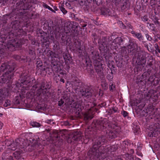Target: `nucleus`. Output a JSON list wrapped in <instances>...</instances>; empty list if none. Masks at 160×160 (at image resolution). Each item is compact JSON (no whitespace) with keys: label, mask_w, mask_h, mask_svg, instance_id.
Listing matches in <instances>:
<instances>
[{"label":"nucleus","mask_w":160,"mask_h":160,"mask_svg":"<svg viewBox=\"0 0 160 160\" xmlns=\"http://www.w3.org/2000/svg\"><path fill=\"white\" fill-rule=\"evenodd\" d=\"M19 80L20 82L21 87L23 85L25 86H22L26 90L29 89L34 83L31 90L32 92H27L28 97L29 98H33L35 96H42V95H48L49 88H48L47 85L45 86L43 83L40 84L38 82H36L35 79L33 78H31L29 75L27 73H22L20 75Z\"/></svg>","instance_id":"1"},{"label":"nucleus","mask_w":160,"mask_h":160,"mask_svg":"<svg viewBox=\"0 0 160 160\" xmlns=\"http://www.w3.org/2000/svg\"><path fill=\"white\" fill-rule=\"evenodd\" d=\"M15 63L11 62L3 63L0 67V83H7L13 79Z\"/></svg>","instance_id":"2"},{"label":"nucleus","mask_w":160,"mask_h":160,"mask_svg":"<svg viewBox=\"0 0 160 160\" xmlns=\"http://www.w3.org/2000/svg\"><path fill=\"white\" fill-rule=\"evenodd\" d=\"M28 41L27 39H25L22 38L18 39L16 38L10 40L8 43H4L2 44L0 47V59L3 57L5 50L10 51H14L15 48L21 47Z\"/></svg>","instance_id":"3"},{"label":"nucleus","mask_w":160,"mask_h":160,"mask_svg":"<svg viewBox=\"0 0 160 160\" xmlns=\"http://www.w3.org/2000/svg\"><path fill=\"white\" fill-rule=\"evenodd\" d=\"M92 57L94 64L95 69L98 72H101L103 69V64L102 60L99 58L98 52L94 51L92 53Z\"/></svg>","instance_id":"4"},{"label":"nucleus","mask_w":160,"mask_h":160,"mask_svg":"<svg viewBox=\"0 0 160 160\" xmlns=\"http://www.w3.org/2000/svg\"><path fill=\"white\" fill-rule=\"evenodd\" d=\"M40 146H41V145L40 143L36 141H35L31 145H28V150L30 152H31L33 150H35L36 149H38Z\"/></svg>","instance_id":"5"},{"label":"nucleus","mask_w":160,"mask_h":160,"mask_svg":"<svg viewBox=\"0 0 160 160\" xmlns=\"http://www.w3.org/2000/svg\"><path fill=\"white\" fill-rule=\"evenodd\" d=\"M94 109L93 108L90 109L88 111L85 113L84 114L85 119L86 120L91 119L93 117V113L92 111Z\"/></svg>","instance_id":"6"},{"label":"nucleus","mask_w":160,"mask_h":160,"mask_svg":"<svg viewBox=\"0 0 160 160\" xmlns=\"http://www.w3.org/2000/svg\"><path fill=\"white\" fill-rule=\"evenodd\" d=\"M20 140L18 139H17L15 140V141L13 142L12 144V146H13L16 145L15 147H12L11 150H15L16 148L19 149L20 148H22V146L19 143Z\"/></svg>","instance_id":"7"},{"label":"nucleus","mask_w":160,"mask_h":160,"mask_svg":"<svg viewBox=\"0 0 160 160\" xmlns=\"http://www.w3.org/2000/svg\"><path fill=\"white\" fill-rule=\"evenodd\" d=\"M80 135L79 134L78 132H74L71 135L69 138L72 139L74 140L78 141L79 139Z\"/></svg>","instance_id":"8"},{"label":"nucleus","mask_w":160,"mask_h":160,"mask_svg":"<svg viewBox=\"0 0 160 160\" xmlns=\"http://www.w3.org/2000/svg\"><path fill=\"white\" fill-rule=\"evenodd\" d=\"M47 56L49 58H51V59L54 58H58V55L54 52L52 51H48L47 53Z\"/></svg>","instance_id":"9"},{"label":"nucleus","mask_w":160,"mask_h":160,"mask_svg":"<svg viewBox=\"0 0 160 160\" xmlns=\"http://www.w3.org/2000/svg\"><path fill=\"white\" fill-rule=\"evenodd\" d=\"M81 94H82V96L86 97L91 96L92 95L91 91H89L88 89H85V90L82 89V91L81 90Z\"/></svg>","instance_id":"10"},{"label":"nucleus","mask_w":160,"mask_h":160,"mask_svg":"<svg viewBox=\"0 0 160 160\" xmlns=\"http://www.w3.org/2000/svg\"><path fill=\"white\" fill-rule=\"evenodd\" d=\"M62 55L65 61L67 60L70 62H71L72 60V58L68 52H63L62 54Z\"/></svg>","instance_id":"11"},{"label":"nucleus","mask_w":160,"mask_h":160,"mask_svg":"<svg viewBox=\"0 0 160 160\" xmlns=\"http://www.w3.org/2000/svg\"><path fill=\"white\" fill-rule=\"evenodd\" d=\"M15 158L17 160H19L21 157V152L20 150L16 151L13 153Z\"/></svg>","instance_id":"12"},{"label":"nucleus","mask_w":160,"mask_h":160,"mask_svg":"<svg viewBox=\"0 0 160 160\" xmlns=\"http://www.w3.org/2000/svg\"><path fill=\"white\" fill-rule=\"evenodd\" d=\"M75 48L74 50L78 52L79 53H80V42L77 41V42H75L74 43Z\"/></svg>","instance_id":"13"},{"label":"nucleus","mask_w":160,"mask_h":160,"mask_svg":"<svg viewBox=\"0 0 160 160\" xmlns=\"http://www.w3.org/2000/svg\"><path fill=\"white\" fill-rule=\"evenodd\" d=\"M6 95V93L5 90L2 89H0V102L5 98Z\"/></svg>","instance_id":"14"},{"label":"nucleus","mask_w":160,"mask_h":160,"mask_svg":"<svg viewBox=\"0 0 160 160\" xmlns=\"http://www.w3.org/2000/svg\"><path fill=\"white\" fill-rule=\"evenodd\" d=\"M21 98L20 96H16L13 101V103L16 105L19 104L21 100Z\"/></svg>","instance_id":"15"},{"label":"nucleus","mask_w":160,"mask_h":160,"mask_svg":"<svg viewBox=\"0 0 160 160\" xmlns=\"http://www.w3.org/2000/svg\"><path fill=\"white\" fill-rule=\"evenodd\" d=\"M29 53L30 55L32 58V59H34L35 58V52L34 49L33 48H29Z\"/></svg>","instance_id":"16"},{"label":"nucleus","mask_w":160,"mask_h":160,"mask_svg":"<svg viewBox=\"0 0 160 160\" xmlns=\"http://www.w3.org/2000/svg\"><path fill=\"white\" fill-rule=\"evenodd\" d=\"M30 125L33 127L38 128L41 126V124L39 122H31Z\"/></svg>","instance_id":"17"},{"label":"nucleus","mask_w":160,"mask_h":160,"mask_svg":"<svg viewBox=\"0 0 160 160\" xmlns=\"http://www.w3.org/2000/svg\"><path fill=\"white\" fill-rule=\"evenodd\" d=\"M13 34L11 32H9L8 33V35L6 36V35H4L3 36H2V38H4V40H7L8 39L12 37V36H13Z\"/></svg>","instance_id":"18"},{"label":"nucleus","mask_w":160,"mask_h":160,"mask_svg":"<svg viewBox=\"0 0 160 160\" xmlns=\"http://www.w3.org/2000/svg\"><path fill=\"white\" fill-rule=\"evenodd\" d=\"M14 58L17 60H18L20 62L21 61H25V59L22 58L21 57L18 55H15L14 57Z\"/></svg>","instance_id":"19"},{"label":"nucleus","mask_w":160,"mask_h":160,"mask_svg":"<svg viewBox=\"0 0 160 160\" xmlns=\"http://www.w3.org/2000/svg\"><path fill=\"white\" fill-rule=\"evenodd\" d=\"M132 33L133 34H134L135 36L139 39L140 40H142V37L141 35V33H136L134 31L132 32Z\"/></svg>","instance_id":"20"},{"label":"nucleus","mask_w":160,"mask_h":160,"mask_svg":"<svg viewBox=\"0 0 160 160\" xmlns=\"http://www.w3.org/2000/svg\"><path fill=\"white\" fill-rule=\"evenodd\" d=\"M134 45L132 44H130L127 47V49L128 51L129 52H131L133 51L134 50V48L133 46Z\"/></svg>","instance_id":"21"},{"label":"nucleus","mask_w":160,"mask_h":160,"mask_svg":"<svg viewBox=\"0 0 160 160\" xmlns=\"http://www.w3.org/2000/svg\"><path fill=\"white\" fill-rule=\"evenodd\" d=\"M108 135L111 138H115L117 136L116 133L115 134L112 131H110L108 133Z\"/></svg>","instance_id":"22"},{"label":"nucleus","mask_w":160,"mask_h":160,"mask_svg":"<svg viewBox=\"0 0 160 160\" xmlns=\"http://www.w3.org/2000/svg\"><path fill=\"white\" fill-rule=\"evenodd\" d=\"M12 104V102L11 101L9 100H7L5 101V103L4 104V106L7 107L8 106H11Z\"/></svg>","instance_id":"23"},{"label":"nucleus","mask_w":160,"mask_h":160,"mask_svg":"<svg viewBox=\"0 0 160 160\" xmlns=\"http://www.w3.org/2000/svg\"><path fill=\"white\" fill-rule=\"evenodd\" d=\"M43 6L45 8H48L49 10L52 11V12H55L54 11V10L51 7H50L47 4H44L43 5Z\"/></svg>","instance_id":"24"},{"label":"nucleus","mask_w":160,"mask_h":160,"mask_svg":"<svg viewBox=\"0 0 160 160\" xmlns=\"http://www.w3.org/2000/svg\"><path fill=\"white\" fill-rule=\"evenodd\" d=\"M79 104H77L76 105L75 107V109L76 113H78V114L79 115L80 114V111L79 110L80 109V108H79Z\"/></svg>","instance_id":"25"},{"label":"nucleus","mask_w":160,"mask_h":160,"mask_svg":"<svg viewBox=\"0 0 160 160\" xmlns=\"http://www.w3.org/2000/svg\"><path fill=\"white\" fill-rule=\"evenodd\" d=\"M45 122L49 124H50L51 125H52L54 123V122H53V120L52 119L47 120H46Z\"/></svg>","instance_id":"26"},{"label":"nucleus","mask_w":160,"mask_h":160,"mask_svg":"<svg viewBox=\"0 0 160 160\" xmlns=\"http://www.w3.org/2000/svg\"><path fill=\"white\" fill-rule=\"evenodd\" d=\"M60 9L63 14H65L67 13V11L64 7L62 6L60 7Z\"/></svg>","instance_id":"27"},{"label":"nucleus","mask_w":160,"mask_h":160,"mask_svg":"<svg viewBox=\"0 0 160 160\" xmlns=\"http://www.w3.org/2000/svg\"><path fill=\"white\" fill-rule=\"evenodd\" d=\"M64 101L61 99V100L58 101V104L59 106H61L64 103Z\"/></svg>","instance_id":"28"},{"label":"nucleus","mask_w":160,"mask_h":160,"mask_svg":"<svg viewBox=\"0 0 160 160\" xmlns=\"http://www.w3.org/2000/svg\"><path fill=\"white\" fill-rule=\"evenodd\" d=\"M74 83L75 84V85L77 87H79L80 84L79 81H78L76 79L74 81Z\"/></svg>","instance_id":"29"},{"label":"nucleus","mask_w":160,"mask_h":160,"mask_svg":"<svg viewBox=\"0 0 160 160\" xmlns=\"http://www.w3.org/2000/svg\"><path fill=\"white\" fill-rule=\"evenodd\" d=\"M53 137L57 138H60V135H59V133L57 132L53 134Z\"/></svg>","instance_id":"30"},{"label":"nucleus","mask_w":160,"mask_h":160,"mask_svg":"<svg viewBox=\"0 0 160 160\" xmlns=\"http://www.w3.org/2000/svg\"><path fill=\"white\" fill-rule=\"evenodd\" d=\"M54 31H56V32H57L59 33H61V32L60 31V29L58 26H57L55 28V30H54Z\"/></svg>","instance_id":"31"},{"label":"nucleus","mask_w":160,"mask_h":160,"mask_svg":"<svg viewBox=\"0 0 160 160\" xmlns=\"http://www.w3.org/2000/svg\"><path fill=\"white\" fill-rule=\"evenodd\" d=\"M116 150L115 146H112L110 148V149H109L108 151L111 152H113Z\"/></svg>","instance_id":"32"},{"label":"nucleus","mask_w":160,"mask_h":160,"mask_svg":"<svg viewBox=\"0 0 160 160\" xmlns=\"http://www.w3.org/2000/svg\"><path fill=\"white\" fill-rule=\"evenodd\" d=\"M120 40V38H117L116 39H115L114 40V41L115 42H116V43H117L118 44L120 45L121 43L120 42H117V41H119Z\"/></svg>","instance_id":"33"},{"label":"nucleus","mask_w":160,"mask_h":160,"mask_svg":"<svg viewBox=\"0 0 160 160\" xmlns=\"http://www.w3.org/2000/svg\"><path fill=\"white\" fill-rule=\"evenodd\" d=\"M63 124L65 126H67L69 125V122L68 121H64V122H63Z\"/></svg>","instance_id":"34"},{"label":"nucleus","mask_w":160,"mask_h":160,"mask_svg":"<svg viewBox=\"0 0 160 160\" xmlns=\"http://www.w3.org/2000/svg\"><path fill=\"white\" fill-rule=\"evenodd\" d=\"M115 85H114L113 84H112L111 85H110V90H113V89L115 88Z\"/></svg>","instance_id":"35"},{"label":"nucleus","mask_w":160,"mask_h":160,"mask_svg":"<svg viewBox=\"0 0 160 160\" xmlns=\"http://www.w3.org/2000/svg\"><path fill=\"white\" fill-rule=\"evenodd\" d=\"M148 18L147 16H144L142 18V20L143 21H147Z\"/></svg>","instance_id":"36"},{"label":"nucleus","mask_w":160,"mask_h":160,"mask_svg":"<svg viewBox=\"0 0 160 160\" xmlns=\"http://www.w3.org/2000/svg\"><path fill=\"white\" fill-rule=\"evenodd\" d=\"M146 37L147 39L149 41H151L152 40V38L148 35L146 34Z\"/></svg>","instance_id":"37"},{"label":"nucleus","mask_w":160,"mask_h":160,"mask_svg":"<svg viewBox=\"0 0 160 160\" xmlns=\"http://www.w3.org/2000/svg\"><path fill=\"white\" fill-rule=\"evenodd\" d=\"M122 114H123V116L124 117H125L128 116V113L126 112L125 111H124L122 112Z\"/></svg>","instance_id":"38"},{"label":"nucleus","mask_w":160,"mask_h":160,"mask_svg":"<svg viewBox=\"0 0 160 160\" xmlns=\"http://www.w3.org/2000/svg\"><path fill=\"white\" fill-rule=\"evenodd\" d=\"M147 26L148 27V28H149L151 29H152V28H151V26H152L153 25V24H150L149 23H147ZM152 29H153V28H152Z\"/></svg>","instance_id":"39"},{"label":"nucleus","mask_w":160,"mask_h":160,"mask_svg":"<svg viewBox=\"0 0 160 160\" xmlns=\"http://www.w3.org/2000/svg\"><path fill=\"white\" fill-rule=\"evenodd\" d=\"M62 160H72L71 159L67 158L65 157L63 158Z\"/></svg>","instance_id":"40"},{"label":"nucleus","mask_w":160,"mask_h":160,"mask_svg":"<svg viewBox=\"0 0 160 160\" xmlns=\"http://www.w3.org/2000/svg\"><path fill=\"white\" fill-rule=\"evenodd\" d=\"M60 81L61 82H62L63 83H64L65 82V80L63 78H61L60 80Z\"/></svg>","instance_id":"41"},{"label":"nucleus","mask_w":160,"mask_h":160,"mask_svg":"<svg viewBox=\"0 0 160 160\" xmlns=\"http://www.w3.org/2000/svg\"><path fill=\"white\" fill-rule=\"evenodd\" d=\"M2 126V123L0 122V129H1Z\"/></svg>","instance_id":"42"},{"label":"nucleus","mask_w":160,"mask_h":160,"mask_svg":"<svg viewBox=\"0 0 160 160\" xmlns=\"http://www.w3.org/2000/svg\"><path fill=\"white\" fill-rule=\"evenodd\" d=\"M65 4L67 6H70V3H68V2H66L65 3Z\"/></svg>","instance_id":"43"},{"label":"nucleus","mask_w":160,"mask_h":160,"mask_svg":"<svg viewBox=\"0 0 160 160\" xmlns=\"http://www.w3.org/2000/svg\"><path fill=\"white\" fill-rule=\"evenodd\" d=\"M15 147V145L14 146H12V144H11V148H12V147Z\"/></svg>","instance_id":"44"},{"label":"nucleus","mask_w":160,"mask_h":160,"mask_svg":"<svg viewBox=\"0 0 160 160\" xmlns=\"http://www.w3.org/2000/svg\"><path fill=\"white\" fill-rule=\"evenodd\" d=\"M3 115V114L1 113H0V117H2Z\"/></svg>","instance_id":"45"},{"label":"nucleus","mask_w":160,"mask_h":160,"mask_svg":"<svg viewBox=\"0 0 160 160\" xmlns=\"http://www.w3.org/2000/svg\"><path fill=\"white\" fill-rule=\"evenodd\" d=\"M157 50L158 52H160V50H159V49H158V48H157Z\"/></svg>","instance_id":"46"},{"label":"nucleus","mask_w":160,"mask_h":160,"mask_svg":"<svg viewBox=\"0 0 160 160\" xmlns=\"http://www.w3.org/2000/svg\"><path fill=\"white\" fill-rule=\"evenodd\" d=\"M137 154H138V155H139V156H142V155H141V154H141V153H140V154H138V153H137Z\"/></svg>","instance_id":"47"},{"label":"nucleus","mask_w":160,"mask_h":160,"mask_svg":"<svg viewBox=\"0 0 160 160\" xmlns=\"http://www.w3.org/2000/svg\"><path fill=\"white\" fill-rule=\"evenodd\" d=\"M42 65H38V67H41V66H42Z\"/></svg>","instance_id":"48"},{"label":"nucleus","mask_w":160,"mask_h":160,"mask_svg":"<svg viewBox=\"0 0 160 160\" xmlns=\"http://www.w3.org/2000/svg\"><path fill=\"white\" fill-rule=\"evenodd\" d=\"M75 19L76 20H77L78 19V18H75Z\"/></svg>","instance_id":"49"},{"label":"nucleus","mask_w":160,"mask_h":160,"mask_svg":"<svg viewBox=\"0 0 160 160\" xmlns=\"http://www.w3.org/2000/svg\"><path fill=\"white\" fill-rule=\"evenodd\" d=\"M93 148H96V147H95V145H94V146H93Z\"/></svg>","instance_id":"50"},{"label":"nucleus","mask_w":160,"mask_h":160,"mask_svg":"<svg viewBox=\"0 0 160 160\" xmlns=\"http://www.w3.org/2000/svg\"><path fill=\"white\" fill-rule=\"evenodd\" d=\"M86 26V25H84L82 27H85Z\"/></svg>","instance_id":"51"},{"label":"nucleus","mask_w":160,"mask_h":160,"mask_svg":"<svg viewBox=\"0 0 160 160\" xmlns=\"http://www.w3.org/2000/svg\"><path fill=\"white\" fill-rule=\"evenodd\" d=\"M99 151V150H98V151H97V150H96V152H98V151Z\"/></svg>","instance_id":"52"},{"label":"nucleus","mask_w":160,"mask_h":160,"mask_svg":"<svg viewBox=\"0 0 160 160\" xmlns=\"http://www.w3.org/2000/svg\"><path fill=\"white\" fill-rule=\"evenodd\" d=\"M132 152H134L133 150H132Z\"/></svg>","instance_id":"53"},{"label":"nucleus","mask_w":160,"mask_h":160,"mask_svg":"<svg viewBox=\"0 0 160 160\" xmlns=\"http://www.w3.org/2000/svg\"><path fill=\"white\" fill-rule=\"evenodd\" d=\"M54 9L56 10V8H54Z\"/></svg>","instance_id":"54"},{"label":"nucleus","mask_w":160,"mask_h":160,"mask_svg":"<svg viewBox=\"0 0 160 160\" xmlns=\"http://www.w3.org/2000/svg\"><path fill=\"white\" fill-rule=\"evenodd\" d=\"M54 9L56 10V8H54Z\"/></svg>","instance_id":"55"},{"label":"nucleus","mask_w":160,"mask_h":160,"mask_svg":"<svg viewBox=\"0 0 160 160\" xmlns=\"http://www.w3.org/2000/svg\"><path fill=\"white\" fill-rule=\"evenodd\" d=\"M110 147V146H109V147L108 146V148H109Z\"/></svg>","instance_id":"56"}]
</instances>
